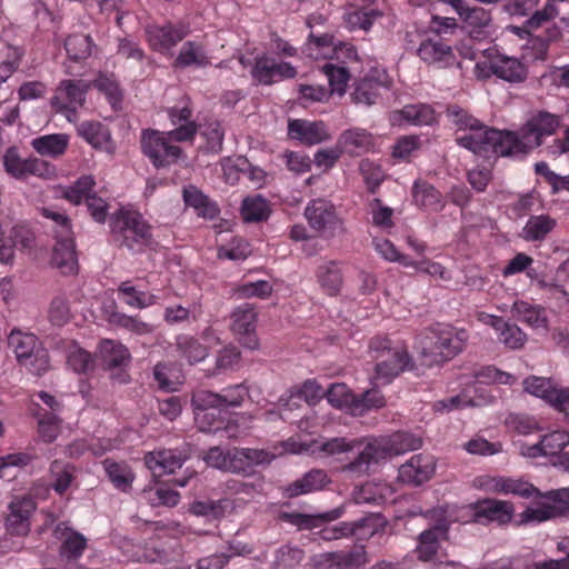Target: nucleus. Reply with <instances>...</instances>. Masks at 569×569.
Returning a JSON list of instances; mask_svg holds the SVG:
<instances>
[{
	"instance_id": "f257e3e1",
	"label": "nucleus",
	"mask_w": 569,
	"mask_h": 569,
	"mask_svg": "<svg viewBox=\"0 0 569 569\" xmlns=\"http://www.w3.org/2000/svg\"><path fill=\"white\" fill-rule=\"evenodd\" d=\"M365 445L357 457L342 467L343 471L356 476L368 473L372 465H378L392 456L417 450L422 446L421 438L406 431H398L390 436L365 439L332 438L321 445V451L331 456L351 451Z\"/></svg>"
},
{
	"instance_id": "f03ea898",
	"label": "nucleus",
	"mask_w": 569,
	"mask_h": 569,
	"mask_svg": "<svg viewBox=\"0 0 569 569\" xmlns=\"http://www.w3.org/2000/svg\"><path fill=\"white\" fill-rule=\"evenodd\" d=\"M446 117L456 127L455 141L459 147L485 159L513 156V131L489 127L456 103L447 106Z\"/></svg>"
},
{
	"instance_id": "7ed1b4c3",
	"label": "nucleus",
	"mask_w": 569,
	"mask_h": 569,
	"mask_svg": "<svg viewBox=\"0 0 569 569\" xmlns=\"http://www.w3.org/2000/svg\"><path fill=\"white\" fill-rule=\"evenodd\" d=\"M110 232L119 247L132 252H142L152 243V227L136 210H118L110 219Z\"/></svg>"
},
{
	"instance_id": "20e7f679",
	"label": "nucleus",
	"mask_w": 569,
	"mask_h": 569,
	"mask_svg": "<svg viewBox=\"0 0 569 569\" xmlns=\"http://www.w3.org/2000/svg\"><path fill=\"white\" fill-rule=\"evenodd\" d=\"M369 350L376 360L372 383L385 386L398 377L409 363V355L402 348H392L388 338L375 337L370 340Z\"/></svg>"
},
{
	"instance_id": "39448f33",
	"label": "nucleus",
	"mask_w": 569,
	"mask_h": 569,
	"mask_svg": "<svg viewBox=\"0 0 569 569\" xmlns=\"http://www.w3.org/2000/svg\"><path fill=\"white\" fill-rule=\"evenodd\" d=\"M560 123V117L548 111L532 114L518 132H513V156L526 154L541 146L546 137L557 132Z\"/></svg>"
},
{
	"instance_id": "423d86ee",
	"label": "nucleus",
	"mask_w": 569,
	"mask_h": 569,
	"mask_svg": "<svg viewBox=\"0 0 569 569\" xmlns=\"http://www.w3.org/2000/svg\"><path fill=\"white\" fill-rule=\"evenodd\" d=\"M303 214L309 227L325 239H332L345 232L343 220L335 204L327 199H312Z\"/></svg>"
},
{
	"instance_id": "0eeeda50",
	"label": "nucleus",
	"mask_w": 569,
	"mask_h": 569,
	"mask_svg": "<svg viewBox=\"0 0 569 569\" xmlns=\"http://www.w3.org/2000/svg\"><path fill=\"white\" fill-rule=\"evenodd\" d=\"M486 60L477 62L476 70L481 77L495 74L508 82H520L527 77V68L517 58L499 53L495 48L483 51Z\"/></svg>"
},
{
	"instance_id": "6e6552de",
	"label": "nucleus",
	"mask_w": 569,
	"mask_h": 569,
	"mask_svg": "<svg viewBox=\"0 0 569 569\" xmlns=\"http://www.w3.org/2000/svg\"><path fill=\"white\" fill-rule=\"evenodd\" d=\"M141 151L156 168L174 163L181 156V148L173 144L164 132L146 129L141 132Z\"/></svg>"
},
{
	"instance_id": "1a4fd4ad",
	"label": "nucleus",
	"mask_w": 569,
	"mask_h": 569,
	"mask_svg": "<svg viewBox=\"0 0 569 569\" xmlns=\"http://www.w3.org/2000/svg\"><path fill=\"white\" fill-rule=\"evenodd\" d=\"M392 80L388 72L379 67L371 68L362 78L353 84L351 99L355 103L365 106L375 104L383 91H388Z\"/></svg>"
},
{
	"instance_id": "9d476101",
	"label": "nucleus",
	"mask_w": 569,
	"mask_h": 569,
	"mask_svg": "<svg viewBox=\"0 0 569 569\" xmlns=\"http://www.w3.org/2000/svg\"><path fill=\"white\" fill-rule=\"evenodd\" d=\"M258 311L254 305L244 302L231 313V330L239 342L248 349H257L259 340L256 333Z\"/></svg>"
},
{
	"instance_id": "9b49d317",
	"label": "nucleus",
	"mask_w": 569,
	"mask_h": 569,
	"mask_svg": "<svg viewBox=\"0 0 569 569\" xmlns=\"http://www.w3.org/2000/svg\"><path fill=\"white\" fill-rule=\"evenodd\" d=\"M380 0H349L345 13V23L351 31H369L373 23L383 16L379 7Z\"/></svg>"
},
{
	"instance_id": "f8f14e48",
	"label": "nucleus",
	"mask_w": 569,
	"mask_h": 569,
	"mask_svg": "<svg viewBox=\"0 0 569 569\" xmlns=\"http://www.w3.org/2000/svg\"><path fill=\"white\" fill-rule=\"evenodd\" d=\"M249 397V389L244 383L223 388L220 392L209 390L194 391V402L199 406H218L220 410L237 408Z\"/></svg>"
},
{
	"instance_id": "ddd939ff",
	"label": "nucleus",
	"mask_w": 569,
	"mask_h": 569,
	"mask_svg": "<svg viewBox=\"0 0 569 569\" xmlns=\"http://www.w3.org/2000/svg\"><path fill=\"white\" fill-rule=\"evenodd\" d=\"M90 87V82L83 80L63 81L52 99V104L58 111L64 112L69 119L70 113H74L78 108L83 106Z\"/></svg>"
},
{
	"instance_id": "4468645a",
	"label": "nucleus",
	"mask_w": 569,
	"mask_h": 569,
	"mask_svg": "<svg viewBox=\"0 0 569 569\" xmlns=\"http://www.w3.org/2000/svg\"><path fill=\"white\" fill-rule=\"evenodd\" d=\"M251 76L259 83L270 86L279 80L293 79L297 70L289 62H277L273 58L261 54L254 59Z\"/></svg>"
},
{
	"instance_id": "2eb2a0df",
	"label": "nucleus",
	"mask_w": 569,
	"mask_h": 569,
	"mask_svg": "<svg viewBox=\"0 0 569 569\" xmlns=\"http://www.w3.org/2000/svg\"><path fill=\"white\" fill-rule=\"evenodd\" d=\"M419 58L427 64L448 68L456 63L451 46L439 33L425 38L417 50Z\"/></svg>"
},
{
	"instance_id": "dca6fc26",
	"label": "nucleus",
	"mask_w": 569,
	"mask_h": 569,
	"mask_svg": "<svg viewBox=\"0 0 569 569\" xmlns=\"http://www.w3.org/2000/svg\"><path fill=\"white\" fill-rule=\"evenodd\" d=\"M189 33V28L184 23L168 22L162 26H150L147 28V37L150 47L160 53H166Z\"/></svg>"
},
{
	"instance_id": "f3484780",
	"label": "nucleus",
	"mask_w": 569,
	"mask_h": 569,
	"mask_svg": "<svg viewBox=\"0 0 569 569\" xmlns=\"http://www.w3.org/2000/svg\"><path fill=\"white\" fill-rule=\"evenodd\" d=\"M273 458L271 452L263 449L232 448L229 449L228 471L250 475L256 466L270 463Z\"/></svg>"
},
{
	"instance_id": "a211bd4d",
	"label": "nucleus",
	"mask_w": 569,
	"mask_h": 569,
	"mask_svg": "<svg viewBox=\"0 0 569 569\" xmlns=\"http://www.w3.org/2000/svg\"><path fill=\"white\" fill-rule=\"evenodd\" d=\"M10 513L6 519L7 530L11 535L24 536L31 529V515L36 510V500L31 495L14 498L9 505Z\"/></svg>"
},
{
	"instance_id": "6ab92c4d",
	"label": "nucleus",
	"mask_w": 569,
	"mask_h": 569,
	"mask_svg": "<svg viewBox=\"0 0 569 569\" xmlns=\"http://www.w3.org/2000/svg\"><path fill=\"white\" fill-rule=\"evenodd\" d=\"M377 529V516L370 513L355 521H343L337 526L328 527L318 532L325 541H332L340 538H347L353 535L373 536Z\"/></svg>"
},
{
	"instance_id": "aec40b11",
	"label": "nucleus",
	"mask_w": 569,
	"mask_h": 569,
	"mask_svg": "<svg viewBox=\"0 0 569 569\" xmlns=\"http://www.w3.org/2000/svg\"><path fill=\"white\" fill-rule=\"evenodd\" d=\"M436 470V462L430 455H415L400 466L398 479L407 485L419 486L428 481Z\"/></svg>"
},
{
	"instance_id": "412c9836",
	"label": "nucleus",
	"mask_w": 569,
	"mask_h": 569,
	"mask_svg": "<svg viewBox=\"0 0 569 569\" xmlns=\"http://www.w3.org/2000/svg\"><path fill=\"white\" fill-rule=\"evenodd\" d=\"M389 121L393 127L432 126L437 122V114L430 104H407L402 109L391 111Z\"/></svg>"
},
{
	"instance_id": "4be33fe9",
	"label": "nucleus",
	"mask_w": 569,
	"mask_h": 569,
	"mask_svg": "<svg viewBox=\"0 0 569 569\" xmlns=\"http://www.w3.org/2000/svg\"><path fill=\"white\" fill-rule=\"evenodd\" d=\"M288 136L305 146H315L329 140L330 134L322 121L293 119L288 122Z\"/></svg>"
},
{
	"instance_id": "5701e85b",
	"label": "nucleus",
	"mask_w": 569,
	"mask_h": 569,
	"mask_svg": "<svg viewBox=\"0 0 569 569\" xmlns=\"http://www.w3.org/2000/svg\"><path fill=\"white\" fill-rule=\"evenodd\" d=\"M547 502L530 509V518L545 521L569 511V488H560L541 495Z\"/></svg>"
},
{
	"instance_id": "b1692460",
	"label": "nucleus",
	"mask_w": 569,
	"mask_h": 569,
	"mask_svg": "<svg viewBox=\"0 0 569 569\" xmlns=\"http://www.w3.org/2000/svg\"><path fill=\"white\" fill-rule=\"evenodd\" d=\"M78 134L96 150L108 154L116 152L117 146L107 126L99 121H83L78 126Z\"/></svg>"
},
{
	"instance_id": "393cba45",
	"label": "nucleus",
	"mask_w": 569,
	"mask_h": 569,
	"mask_svg": "<svg viewBox=\"0 0 569 569\" xmlns=\"http://www.w3.org/2000/svg\"><path fill=\"white\" fill-rule=\"evenodd\" d=\"M469 338L466 329L446 327L438 331L435 351L443 359L450 360L460 353Z\"/></svg>"
},
{
	"instance_id": "a878e982",
	"label": "nucleus",
	"mask_w": 569,
	"mask_h": 569,
	"mask_svg": "<svg viewBox=\"0 0 569 569\" xmlns=\"http://www.w3.org/2000/svg\"><path fill=\"white\" fill-rule=\"evenodd\" d=\"M475 519L479 523L498 522L508 523L513 515V508L509 502L496 499H485L478 501L473 508Z\"/></svg>"
},
{
	"instance_id": "bb28decb",
	"label": "nucleus",
	"mask_w": 569,
	"mask_h": 569,
	"mask_svg": "<svg viewBox=\"0 0 569 569\" xmlns=\"http://www.w3.org/2000/svg\"><path fill=\"white\" fill-rule=\"evenodd\" d=\"M51 264L63 276L77 274L79 264L73 237L56 239Z\"/></svg>"
},
{
	"instance_id": "cd10ccee",
	"label": "nucleus",
	"mask_w": 569,
	"mask_h": 569,
	"mask_svg": "<svg viewBox=\"0 0 569 569\" xmlns=\"http://www.w3.org/2000/svg\"><path fill=\"white\" fill-rule=\"evenodd\" d=\"M447 536L448 527L446 523H437L423 530L418 537L417 558L425 562L432 561L438 555L440 542L446 540Z\"/></svg>"
},
{
	"instance_id": "c85d7f7f",
	"label": "nucleus",
	"mask_w": 569,
	"mask_h": 569,
	"mask_svg": "<svg viewBox=\"0 0 569 569\" xmlns=\"http://www.w3.org/2000/svg\"><path fill=\"white\" fill-rule=\"evenodd\" d=\"M517 377L498 369L492 365L482 366L473 370L470 378H468L465 383H468L471 388V391L475 396H482L479 393L478 385H503V386H512L516 383Z\"/></svg>"
},
{
	"instance_id": "c756f323",
	"label": "nucleus",
	"mask_w": 569,
	"mask_h": 569,
	"mask_svg": "<svg viewBox=\"0 0 569 569\" xmlns=\"http://www.w3.org/2000/svg\"><path fill=\"white\" fill-rule=\"evenodd\" d=\"M525 390L536 397H540L560 411L566 399H568L569 388H551L550 381L541 377H529L523 381Z\"/></svg>"
},
{
	"instance_id": "7c9ffc66",
	"label": "nucleus",
	"mask_w": 569,
	"mask_h": 569,
	"mask_svg": "<svg viewBox=\"0 0 569 569\" xmlns=\"http://www.w3.org/2000/svg\"><path fill=\"white\" fill-rule=\"evenodd\" d=\"M346 507L347 505H341L337 508L317 515L286 512L281 516V518L286 522L296 526L301 530H311L313 528L319 527L322 523L331 522L341 518L346 513Z\"/></svg>"
},
{
	"instance_id": "2f4dec72",
	"label": "nucleus",
	"mask_w": 569,
	"mask_h": 569,
	"mask_svg": "<svg viewBox=\"0 0 569 569\" xmlns=\"http://www.w3.org/2000/svg\"><path fill=\"white\" fill-rule=\"evenodd\" d=\"M412 199L417 207L428 212H439L446 206L442 193L430 182L421 179L413 182Z\"/></svg>"
},
{
	"instance_id": "473e14b6",
	"label": "nucleus",
	"mask_w": 569,
	"mask_h": 569,
	"mask_svg": "<svg viewBox=\"0 0 569 569\" xmlns=\"http://www.w3.org/2000/svg\"><path fill=\"white\" fill-rule=\"evenodd\" d=\"M330 482V478L322 469H312L306 472L301 478L289 483L284 488V493L289 498L308 495L322 490Z\"/></svg>"
},
{
	"instance_id": "72a5a7b5",
	"label": "nucleus",
	"mask_w": 569,
	"mask_h": 569,
	"mask_svg": "<svg viewBox=\"0 0 569 569\" xmlns=\"http://www.w3.org/2000/svg\"><path fill=\"white\" fill-rule=\"evenodd\" d=\"M316 279L321 290L331 297L338 296L343 284V274L340 262L323 261L316 269Z\"/></svg>"
},
{
	"instance_id": "f704fd0d",
	"label": "nucleus",
	"mask_w": 569,
	"mask_h": 569,
	"mask_svg": "<svg viewBox=\"0 0 569 569\" xmlns=\"http://www.w3.org/2000/svg\"><path fill=\"white\" fill-rule=\"evenodd\" d=\"M183 460V457L173 450L148 452L144 457V463L148 469L159 477L166 473H173L182 467Z\"/></svg>"
},
{
	"instance_id": "c9c22d12",
	"label": "nucleus",
	"mask_w": 569,
	"mask_h": 569,
	"mask_svg": "<svg viewBox=\"0 0 569 569\" xmlns=\"http://www.w3.org/2000/svg\"><path fill=\"white\" fill-rule=\"evenodd\" d=\"M182 196L186 206L193 208L199 217L212 220L220 212L217 202L211 200L194 186L186 187Z\"/></svg>"
},
{
	"instance_id": "e433bc0d",
	"label": "nucleus",
	"mask_w": 569,
	"mask_h": 569,
	"mask_svg": "<svg viewBox=\"0 0 569 569\" xmlns=\"http://www.w3.org/2000/svg\"><path fill=\"white\" fill-rule=\"evenodd\" d=\"M209 64L210 60L204 46L201 42L192 40L186 41L182 44L173 62V67L180 69H184L191 66L204 68Z\"/></svg>"
},
{
	"instance_id": "4c0bfd02",
	"label": "nucleus",
	"mask_w": 569,
	"mask_h": 569,
	"mask_svg": "<svg viewBox=\"0 0 569 569\" xmlns=\"http://www.w3.org/2000/svg\"><path fill=\"white\" fill-rule=\"evenodd\" d=\"M557 226L549 214L530 216L521 230V238L528 242H542Z\"/></svg>"
},
{
	"instance_id": "58836bf2",
	"label": "nucleus",
	"mask_w": 569,
	"mask_h": 569,
	"mask_svg": "<svg viewBox=\"0 0 569 569\" xmlns=\"http://www.w3.org/2000/svg\"><path fill=\"white\" fill-rule=\"evenodd\" d=\"M103 469L112 486L122 491L129 492L136 478L131 467L124 461H114L107 458L102 461Z\"/></svg>"
},
{
	"instance_id": "ea45409f",
	"label": "nucleus",
	"mask_w": 569,
	"mask_h": 569,
	"mask_svg": "<svg viewBox=\"0 0 569 569\" xmlns=\"http://www.w3.org/2000/svg\"><path fill=\"white\" fill-rule=\"evenodd\" d=\"M338 142L346 152L359 156L373 147V137L365 129L353 128L343 131Z\"/></svg>"
},
{
	"instance_id": "a19ab883",
	"label": "nucleus",
	"mask_w": 569,
	"mask_h": 569,
	"mask_svg": "<svg viewBox=\"0 0 569 569\" xmlns=\"http://www.w3.org/2000/svg\"><path fill=\"white\" fill-rule=\"evenodd\" d=\"M191 405L194 412V421L202 432H220L223 420L220 418L221 410L218 406H199L194 402V392L192 393Z\"/></svg>"
},
{
	"instance_id": "79ce46f5",
	"label": "nucleus",
	"mask_w": 569,
	"mask_h": 569,
	"mask_svg": "<svg viewBox=\"0 0 569 569\" xmlns=\"http://www.w3.org/2000/svg\"><path fill=\"white\" fill-rule=\"evenodd\" d=\"M120 301L134 309H146L157 302V296L153 293L139 290L130 281H123L117 289Z\"/></svg>"
},
{
	"instance_id": "37998d69",
	"label": "nucleus",
	"mask_w": 569,
	"mask_h": 569,
	"mask_svg": "<svg viewBox=\"0 0 569 569\" xmlns=\"http://www.w3.org/2000/svg\"><path fill=\"white\" fill-rule=\"evenodd\" d=\"M512 312L518 320L529 327L539 329L547 328L548 318L546 309L538 305H531L523 300H517L512 305Z\"/></svg>"
},
{
	"instance_id": "c03bdc74",
	"label": "nucleus",
	"mask_w": 569,
	"mask_h": 569,
	"mask_svg": "<svg viewBox=\"0 0 569 569\" xmlns=\"http://www.w3.org/2000/svg\"><path fill=\"white\" fill-rule=\"evenodd\" d=\"M492 489L498 493L515 495L522 498L540 496L539 490L530 482L522 479L497 477L492 479Z\"/></svg>"
},
{
	"instance_id": "a18cd8bd",
	"label": "nucleus",
	"mask_w": 569,
	"mask_h": 569,
	"mask_svg": "<svg viewBox=\"0 0 569 569\" xmlns=\"http://www.w3.org/2000/svg\"><path fill=\"white\" fill-rule=\"evenodd\" d=\"M462 385L465 387L459 395L435 402V410L439 412H450L452 410L463 409L467 407L480 406L482 403L483 396H475L468 383L462 382Z\"/></svg>"
},
{
	"instance_id": "49530a36",
	"label": "nucleus",
	"mask_w": 569,
	"mask_h": 569,
	"mask_svg": "<svg viewBox=\"0 0 569 569\" xmlns=\"http://www.w3.org/2000/svg\"><path fill=\"white\" fill-rule=\"evenodd\" d=\"M6 171L17 179H23L36 172V160L22 158L16 147L9 148L3 156Z\"/></svg>"
},
{
	"instance_id": "de8ad7c7",
	"label": "nucleus",
	"mask_w": 569,
	"mask_h": 569,
	"mask_svg": "<svg viewBox=\"0 0 569 569\" xmlns=\"http://www.w3.org/2000/svg\"><path fill=\"white\" fill-rule=\"evenodd\" d=\"M90 84L106 96L113 109L120 107L123 94L113 73L99 72L98 77Z\"/></svg>"
},
{
	"instance_id": "09e8293b",
	"label": "nucleus",
	"mask_w": 569,
	"mask_h": 569,
	"mask_svg": "<svg viewBox=\"0 0 569 569\" xmlns=\"http://www.w3.org/2000/svg\"><path fill=\"white\" fill-rule=\"evenodd\" d=\"M270 213L269 202L260 194L249 196L242 201L241 216L247 222L264 221Z\"/></svg>"
},
{
	"instance_id": "8fccbe9b",
	"label": "nucleus",
	"mask_w": 569,
	"mask_h": 569,
	"mask_svg": "<svg viewBox=\"0 0 569 569\" xmlns=\"http://www.w3.org/2000/svg\"><path fill=\"white\" fill-rule=\"evenodd\" d=\"M96 180L91 174L79 177L72 186L62 189V197L74 206L86 201L91 194H94L93 188Z\"/></svg>"
},
{
	"instance_id": "3c124183",
	"label": "nucleus",
	"mask_w": 569,
	"mask_h": 569,
	"mask_svg": "<svg viewBox=\"0 0 569 569\" xmlns=\"http://www.w3.org/2000/svg\"><path fill=\"white\" fill-rule=\"evenodd\" d=\"M67 365L76 373L87 375L96 368V358L92 353L73 345L67 353Z\"/></svg>"
},
{
	"instance_id": "603ef678",
	"label": "nucleus",
	"mask_w": 569,
	"mask_h": 569,
	"mask_svg": "<svg viewBox=\"0 0 569 569\" xmlns=\"http://www.w3.org/2000/svg\"><path fill=\"white\" fill-rule=\"evenodd\" d=\"M99 351L104 366L109 369L120 367L130 357L127 347L114 340H102Z\"/></svg>"
},
{
	"instance_id": "864d4df0",
	"label": "nucleus",
	"mask_w": 569,
	"mask_h": 569,
	"mask_svg": "<svg viewBox=\"0 0 569 569\" xmlns=\"http://www.w3.org/2000/svg\"><path fill=\"white\" fill-rule=\"evenodd\" d=\"M375 250L387 261L398 262L403 267L421 268L416 260L408 254L401 253L396 246L388 239L375 238L372 241Z\"/></svg>"
},
{
	"instance_id": "5fc2aeb1",
	"label": "nucleus",
	"mask_w": 569,
	"mask_h": 569,
	"mask_svg": "<svg viewBox=\"0 0 569 569\" xmlns=\"http://www.w3.org/2000/svg\"><path fill=\"white\" fill-rule=\"evenodd\" d=\"M498 340L510 350L522 349L527 342V335L516 323L503 320L497 330Z\"/></svg>"
},
{
	"instance_id": "6e6d98bb",
	"label": "nucleus",
	"mask_w": 569,
	"mask_h": 569,
	"mask_svg": "<svg viewBox=\"0 0 569 569\" xmlns=\"http://www.w3.org/2000/svg\"><path fill=\"white\" fill-rule=\"evenodd\" d=\"M92 46L91 37L82 33L71 34L64 41L67 54L73 61L86 60L90 57Z\"/></svg>"
},
{
	"instance_id": "4d7b16f0",
	"label": "nucleus",
	"mask_w": 569,
	"mask_h": 569,
	"mask_svg": "<svg viewBox=\"0 0 569 569\" xmlns=\"http://www.w3.org/2000/svg\"><path fill=\"white\" fill-rule=\"evenodd\" d=\"M377 387L378 386L375 385L373 388L360 395H355L352 415L362 416L369 410L380 409L386 406V399Z\"/></svg>"
},
{
	"instance_id": "13d9d810",
	"label": "nucleus",
	"mask_w": 569,
	"mask_h": 569,
	"mask_svg": "<svg viewBox=\"0 0 569 569\" xmlns=\"http://www.w3.org/2000/svg\"><path fill=\"white\" fill-rule=\"evenodd\" d=\"M69 139L63 133L46 134L38 138V154L57 158L68 148Z\"/></svg>"
},
{
	"instance_id": "bf43d9fd",
	"label": "nucleus",
	"mask_w": 569,
	"mask_h": 569,
	"mask_svg": "<svg viewBox=\"0 0 569 569\" xmlns=\"http://www.w3.org/2000/svg\"><path fill=\"white\" fill-rule=\"evenodd\" d=\"M177 347L181 355L189 361L196 363L204 360L208 356V349L196 338L181 335L177 338Z\"/></svg>"
},
{
	"instance_id": "052dcab7",
	"label": "nucleus",
	"mask_w": 569,
	"mask_h": 569,
	"mask_svg": "<svg viewBox=\"0 0 569 569\" xmlns=\"http://www.w3.org/2000/svg\"><path fill=\"white\" fill-rule=\"evenodd\" d=\"M41 214L51 222L56 239L73 237L70 218L54 208H42Z\"/></svg>"
},
{
	"instance_id": "680f3d73",
	"label": "nucleus",
	"mask_w": 569,
	"mask_h": 569,
	"mask_svg": "<svg viewBox=\"0 0 569 569\" xmlns=\"http://www.w3.org/2000/svg\"><path fill=\"white\" fill-rule=\"evenodd\" d=\"M41 214L51 222L56 239L73 237L70 218L54 208H42Z\"/></svg>"
},
{
	"instance_id": "e2e57ef3",
	"label": "nucleus",
	"mask_w": 569,
	"mask_h": 569,
	"mask_svg": "<svg viewBox=\"0 0 569 569\" xmlns=\"http://www.w3.org/2000/svg\"><path fill=\"white\" fill-rule=\"evenodd\" d=\"M369 213L372 226L381 230H390L395 227L393 209L386 206L381 199L375 198L369 202Z\"/></svg>"
},
{
	"instance_id": "0e129e2a",
	"label": "nucleus",
	"mask_w": 569,
	"mask_h": 569,
	"mask_svg": "<svg viewBox=\"0 0 569 569\" xmlns=\"http://www.w3.org/2000/svg\"><path fill=\"white\" fill-rule=\"evenodd\" d=\"M9 346L16 352L20 363L29 360L36 348V339L32 335L22 336L19 330H12L8 338Z\"/></svg>"
},
{
	"instance_id": "69168bd1",
	"label": "nucleus",
	"mask_w": 569,
	"mask_h": 569,
	"mask_svg": "<svg viewBox=\"0 0 569 569\" xmlns=\"http://www.w3.org/2000/svg\"><path fill=\"white\" fill-rule=\"evenodd\" d=\"M322 71L328 79L331 93L337 92L342 96L346 92L347 83L350 78L348 69L343 66H335L333 63L327 62L323 64Z\"/></svg>"
},
{
	"instance_id": "338daca9",
	"label": "nucleus",
	"mask_w": 569,
	"mask_h": 569,
	"mask_svg": "<svg viewBox=\"0 0 569 569\" xmlns=\"http://www.w3.org/2000/svg\"><path fill=\"white\" fill-rule=\"evenodd\" d=\"M86 548V537L80 532L71 531L61 543L60 555L67 560H77L82 556Z\"/></svg>"
},
{
	"instance_id": "774afa93",
	"label": "nucleus",
	"mask_w": 569,
	"mask_h": 569,
	"mask_svg": "<svg viewBox=\"0 0 569 569\" xmlns=\"http://www.w3.org/2000/svg\"><path fill=\"white\" fill-rule=\"evenodd\" d=\"M557 551L563 557L535 561L528 569H569V537H562L557 542Z\"/></svg>"
}]
</instances>
